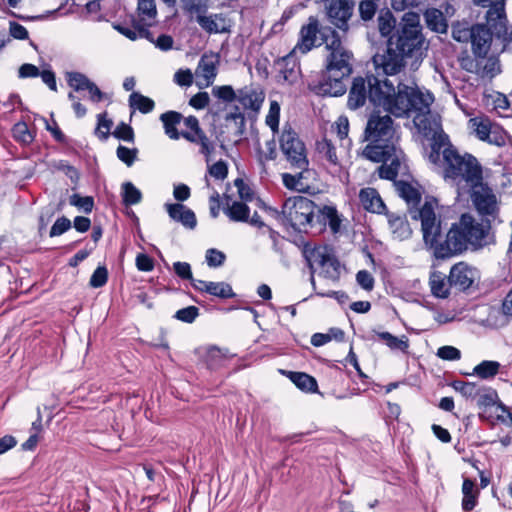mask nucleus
<instances>
[{
	"label": "nucleus",
	"instance_id": "36",
	"mask_svg": "<svg viewBox=\"0 0 512 512\" xmlns=\"http://www.w3.org/2000/svg\"><path fill=\"white\" fill-rule=\"evenodd\" d=\"M318 152L328 161V163L334 167L339 165L336 148L332 142L326 138L317 142Z\"/></svg>",
	"mask_w": 512,
	"mask_h": 512
},
{
	"label": "nucleus",
	"instance_id": "20",
	"mask_svg": "<svg viewBox=\"0 0 512 512\" xmlns=\"http://www.w3.org/2000/svg\"><path fill=\"white\" fill-rule=\"evenodd\" d=\"M264 99V92L253 86H245L237 91V101L246 110L259 111Z\"/></svg>",
	"mask_w": 512,
	"mask_h": 512
},
{
	"label": "nucleus",
	"instance_id": "59",
	"mask_svg": "<svg viewBox=\"0 0 512 512\" xmlns=\"http://www.w3.org/2000/svg\"><path fill=\"white\" fill-rule=\"evenodd\" d=\"M356 281L358 285L366 291H371L374 288V278L367 270L358 271L356 274Z\"/></svg>",
	"mask_w": 512,
	"mask_h": 512
},
{
	"label": "nucleus",
	"instance_id": "46",
	"mask_svg": "<svg viewBox=\"0 0 512 512\" xmlns=\"http://www.w3.org/2000/svg\"><path fill=\"white\" fill-rule=\"evenodd\" d=\"M212 95L226 103L237 100V92L230 85L214 86Z\"/></svg>",
	"mask_w": 512,
	"mask_h": 512
},
{
	"label": "nucleus",
	"instance_id": "17",
	"mask_svg": "<svg viewBox=\"0 0 512 512\" xmlns=\"http://www.w3.org/2000/svg\"><path fill=\"white\" fill-rule=\"evenodd\" d=\"M475 61L463 64V67L481 78H493L501 72L500 62L496 56H475Z\"/></svg>",
	"mask_w": 512,
	"mask_h": 512
},
{
	"label": "nucleus",
	"instance_id": "57",
	"mask_svg": "<svg viewBox=\"0 0 512 512\" xmlns=\"http://www.w3.org/2000/svg\"><path fill=\"white\" fill-rule=\"evenodd\" d=\"M71 228V221L65 216L59 217L52 225L49 236L56 237L64 234Z\"/></svg>",
	"mask_w": 512,
	"mask_h": 512
},
{
	"label": "nucleus",
	"instance_id": "51",
	"mask_svg": "<svg viewBox=\"0 0 512 512\" xmlns=\"http://www.w3.org/2000/svg\"><path fill=\"white\" fill-rule=\"evenodd\" d=\"M138 11L144 20H153L157 15L154 0H138Z\"/></svg>",
	"mask_w": 512,
	"mask_h": 512
},
{
	"label": "nucleus",
	"instance_id": "47",
	"mask_svg": "<svg viewBox=\"0 0 512 512\" xmlns=\"http://www.w3.org/2000/svg\"><path fill=\"white\" fill-rule=\"evenodd\" d=\"M69 203L85 213H90L94 206V200L91 196H81L77 193L70 196Z\"/></svg>",
	"mask_w": 512,
	"mask_h": 512
},
{
	"label": "nucleus",
	"instance_id": "55",
	"mask_svg": "<svg viewBox=\"0 0 512 512\" xmlns=\"http://www.w3.org/2000/svg\"><path fill=\"white\" fill-rule=\"evenodd\" d=\"M117 157L119 160H121L123 163H125L128 167L132 166L133 163L136 160L137 156V149H130L125 146H118L116 150Z\"/></svg>",
	"mask_w": 512,
	"mask_h": 512
},
{
	"label": "nucleus",
	"instance_id": "56",
	"mask_svg": "<svg viewBox=\"0 0 512 512\" xmlns=\"http://www.w3.org/2000/svg\"><path fill=\"white\" fill-rule=\"evenodd\" d=\"M225 258V254L217 249L210 248L206 251L205 259L209 267L222 266Z\"/></svg>",
	"mask_w": 512,
	"mask_h": 512
},
{
	"label": "nucleus",
	"instance_id": "44",
	"mask_svg": "<svg viewBox=\"0 0 512 512\" xmlns=\"http://www.w3.org/2000/svg\"><path fill=\"white\" fill-rule=\"evenodd\" d=\"M474 25L469 27L467 23H457L452 27V37L458 42H468L473 36Z\"/></svg>",
	"mask_w": 512,
	"mask_h": 512
},
{
	"label": "nucleus",
	"instance_id": "33",
	"mask_svg": "<svg viewBox=\"0 0 512 512\" xmlns=\"http://www.w3.org/2000/svg\"><path fill=\"white\" fill-rule=\"evenodd\" d=\"M129 105L132 109L143 114L150 113L155 107L154 101L138 92H132L129 96Z\"/></svg>",
	"mask_w": 512,
	"mask_h": 512
},
{
	"label": "nucleus",
	"instance_id": "48",
	"mask_svg": "<svg viewBox=\"0 0 512 512\" xmlns=\"http://www.w3.org/2000/svg\"><path fill=\"white\" fill-rule=\"evenodd\" d=\"M279 118H280V105L278 104L277 101H271L265 122L274 133L278 132Z\"/></svg>",
	"mask_w": 512,
	"mask_h": 512
},
{
	"label": "nucleus",
	"instance_id": "14",
	"mask_svg": "<svg viewBox=\"0 0 512 512\" xmlns=\"http://www.w3.org/2000/svg\"><path fill=\"white\" fill-rule=\"evenodd\" d=\"M468 125L479 140L499 147L505 145L506 134L499 126L493 124L488 117L478 116L471 118Z\"/></svg>",
	"mask_w": 512,
	"mask_h": 512
},
{
	"label": "nucleus",
	"instance_id": "5",
	"mask_svg": "<svg viewBox=\"0 0 512 512\" xmlns=\"http://www.w3.org/2000/svg\"><path fill=\"white\" fill-rule=\"evenodd\" d=\"M423 44L422 33L397 29L387 39L385 51L373 56V62L385 75L397 76L406 65L407 59H415V62H418L422 58Z\"/></svg>",
	"mask_w": 512,
	"mask_h": 512
},
{
	"label": "nucleus",
	"instance_id": "64",
	"mask_svg": "<svg viewBox=\"0 0 512 512\" xmlns=\"http://www.w3.org/2000/svg\"><path fill=\"white\" fill-rule=\"evenodd\" d=\"M165 208L169 217L175 222H180V219L183 217V213L186 210V206L181 203H167L165 204Z\"/></svg>",
	"mask_w": 512,
	"mask_h": 512
},
{
	"label": "nucleus",
	"instance_id": "34",
	"mask_svg": "<svg viewBox=\"0 0 512 512\" xmlns=\"http://www.w3.org/2000/svg\"><path fill=\"white\" fill-rule=\"evenodd\" d=\"M378 30L381 36L390 37L395 29L396 20L389 10H381L377 17Z\"/></svg>",
	"mask_w": 512,
	"mask_h": 512
},
{
	"label": "nucleus",
	"instance_id": "53",
	"mask_svg": "<svg viewBox=\"0 0 512 512\" xmlns=\"http://www.w3.org/2000/svg\"><path fill=\"white\" fill-rule=\"evenodd\" d=\"M335 128L337 132V136L341 141H346L343 145H350V139H348L349 133V121L346 116H340L335 122Z\"/></svg>",
	"mask_w": 512,
	"mask_h": 512
},
{
	"label": "nucleus",
	"instance_id": "7",
	"mask_svg": "<svg viewBox=\"0 0 512 512\" xmlns=\"http://www.w3.org/2000/svg\"><path fill=\"white\" fill-rule=\"evenodd\" d=\"M474 2L489 8L486 13L489 28L484 24L474 25L473 36L470 40L473 54L486 56L490 50L493 35L503 42H512V27L510 29L507 27L505 0H474Z\"/></svg>",
	"mask_w": 512,
	"mask_h": 512
},
{
	"label": "nucleus",
	"instance_id": "30",
	"mask_svg": "<svg viewBox=\"0 0 512 512\" xmlns=\"http://www.w3.org/2000/svg\"><path fill=\"white\" fill-rule=\"evenodd\" d=\"M378 338L383 341L391 350H399L408 353L409 339L406 335L396 337L390 332H376Z\"/></svg>",
	"mask_w": 512,
	"mask_h": 512
},
{
	"label": "nucleus",
	"instance_id": "62",
	"mask_svg": "<svg viewBox=\"0 0 512 512\" xmlns=\"http://www.w3.org/2000/svg\"><path fill=\"white\" fill-rule=\"evenodd\" d=\"M113 135L116 138L121 139L126 142H133V140H134L133 129L131 128V126H129L125 123L119 124L117 126V128L115 129V131L113 132Z\"/></svg>",
	"mask_w": 512,
	"mask_h": 512
},
{
	"label": "nucleus",
	"instance_id": "2",
	"mask_svg": "<svg viewBox=\"0 0 512 512\" xmlns=\"http://www.w3.org/2000/svg\"><path fill=\"white\" fill-rule=\"evenodd\" d=\"M436 207L435 199L427 200L420 210L411 211V218L420 220L423 241L437 259L451 258L467 250L469 245L482 244L486 230L469 214H463L458 222L453 223L443 239L442 221L435 212Z\"/></svg>",
	"mask_w": 512,
	"mask_h": 512
},
{
	"label": "nucleus",
	"instance_id": "22",
	"mask_svg": "<svg viewBox=\"0 0 512 512\" xmlns=\"http://www.w3.org/2000/svg\"><path fill=\"white\" fill-rule=\"evenodd\" d=\"M289 380L301 391L305 393H318V384L316 379L304 372H293L280 370Z\"/></svg>",
	"mask_w": 512,
	"mask_h": 512
},
{
	"label": "nucleus",
	"instance_id": "45",
	"mask_svg": "<svg viewBox=\"0 0 512 512\" xmlns=\"http://www.w3.org/2000/svg\"><path fill=\"white\" fill-rule=\"evenodd\" d=\"M12 134L16 141H19L23 144H29L34 139L33 134L30 132L25 122L16 123L12 128Z\"/></svg>",
	"mask_w": 512,
	"mask_h": 512
},
{
	"label": "nucleus",
	"instance_id": "6",
	"mask_svg": "<svg viewBox=\"0 0 512 512\" xmlns=\"http://www.w3.org/2000/svg\"><path fill=\"white\" fill-rule=\"evenodd\" d=\"M327 56L326 71L313 91L323 96H341L346 92L344 79L352 73L353 54L341 42L336 31H331V39H326Z\"/></svg>",
	"mask_w": 512,
	"mask_h": 512
},
{
	"label": "nucleus",
	"instance_id": "35",
	"mask_svg": "<svg viewBox=\"0 0 512 512\" xmlns=\"http://www.w3.org/2000/svg\"><path fill=\"white\" fill-rule=\"evenodd\" d=\"M122 201L126 206L136 205L142 200L141 191L131 182H124L121 187Z\"/></svg>",
	"mask_w": 512,
	"mask_h": 512
},
{
	"label": "nucleus",
	"instance_id": "26",
	"mask_svg": "<svg viewBox=\"0 0 512 512\" xmlns=\"http://www.w3.org/2000/svg\"><path fill=\"white\" fill-rule=\"evenodd\" d=\"M446 275L439 271L431 273L429 278V285L431 293L437 298H447L449 295V289L452 285L449 283V279H446Z\"/></svg>",
	"mask_w": 512,
	"mask_h": 512
},
{
	"label": "nucleus",
	"instance_id": "60",
	"mask_svg": "<svg viewBox=\"0 0 512 512\" xmlns=\"http://www.w3.org/2000/svg\"><path fill=\"white\" fill-rule=\"evenodd\" d=\"M437 356L443 360L455 361L461 358V352L454 346H442L437 350Z\"/></svg>",
	"mask_w": 512,
	"mask_h": 512
},
{
	"label": "nucleus",
	"instance_id": "18",
	"mask_svg": "<svg viewBox=\"0 0 512 512\" xmlns=\"http://www.w3.org/2000/svg\"><path fill=\"white\" fill-rule=\"evenodd\" d=\"M477 277V271L464 262H459L452 266L449 273L450 285L459 290L470 288Z\"/></svg>",
	"mask_w": 512,
	"mask_h": 512
},
{
	"label": "nucleus",
	"instance_id": "11",
	"mask_svg": "<svg viewBox=\"0 0 512 512\" xmlns=\"http://www.w3.org/2000/svg\"><path fill=\"white\" fill-rule=\"evenodd\" d=\"M330 28H325L322 31L319 29V23L316 18L310 17L308 24L302 26L299 34V40L294 47V52L306 54L313 48L320 46L326 39H331Z\"/></svg>",
	"mask_w": 512,
	"mask_h": 512
},
{
	"label": "nucleus",
	"instance_id": "43",
	"mask_svg": "<svg viewBox=\"0 0 512 512\" xmlns=\"http://www.w3.org/2000/svg\"><path fill=\"white\" fill-rule=\"evenodd\" d=\"M452 387L465 398L477 397L480 390L476 383L464 381H454Z\"/></svg>",
	"mask_w": 512,
	"mask_h": 512
},
{
	"label": "nucleus",
	"instance_id": "52",
	"mask_svg": "<svg viewBox=\"0 0 512 512\" xmlns=\"http://www.w3.org/2000/svg\"><path fill=\"white\" fill-rule=\"evenodd\" d=\"M97 119L95 133L100 139H107L113 123L110 119L106 118V113L98 114Z\"/></svg>",
	"mask_w": 512,
	"mask_h": 512
},
{
	"label": "nucleus",
	"instance_id": "29",
	"mask_svg": "<svg viewBox=\"0 0 512 512\" xmlns=\"http://www.w3.org/2000/svg\"><path fill=\"white\" fill-rule=\"evenodd\" d=\"M310 170H299L296 174L283 173L282 182L284 186L290 190H296L299 192L305 191L308 185L304 182L306 174H310Z\"/></svg>",
	"mask_w": 512,
	"mask_h": 512
},
{
	"label": "nucleus",
	"instance_id": "49",
	"mask_svg": "<svg viewBox=\"0 0 512 512\" xmlns=\"http://www.w3.org/2000/svg\"><path fill=\"white\" fill-rule=\"evenodd\" d=\"M228 125L233 124L235 129V136L240 138L245 131V117L240 111L230 113L226 116Z\"/></svg>",
	"mask_w": 512,
	"mask_h": 512
},
{
	"label": "nucleus",
	"instance_id": "41",
	"mask_svg": "<svg viewBox=\"0 0 512 512\" xmlns=\"http://www.w3.org/2000/svg\"><path fill=\"white\" fill-rule=\"evenodd\" d=\"M377 10L378 4L375 0H362L359 3V16L364 23L372 21Z\"/></svg>",
	"mask_w": 512,
	"mask_h": 512
},
{
	"label": "nucleus",
	"instance_id": "21",
	"mask_svg": "<svg viewBox=\"0 0 512 512\" xmlns=\"http://www.w3.org/2000/svg\"><path fill=\"white\" fill-rule=\"evenodd\" d=\"M359 200L363 208L369 212L382 214L386 211V205L374 188H363L359 192Z\"/></svg>",
	"mask_w": 512,
	"mask_h": 512
},
{
	"label": "nucleus",
	"instance_id": "31",
	"mask_svg": "<svg viewBox=\"0 0 512 512\" xmlns=\"http://www.w3.org/2000/svg\"><path fill=\"white\" fill-rule=\"evenodd\" d=\"M185 139L189 142L200 145V153L206 158V162H210L211 157L215 151V144L205 135V133L198 134H186Z\"/></svg>",
	"mask_w": 512,
	"mask_h": 512
},
{
	"label": "nucleus",
	"instance_id": "50",
	"mask_svg": "<svg viewBox=\"0 0 512 512\" xmlns=\"http://www.w3.org/2000/svg\"><path fill=\"white\" fill-rule=\"evenodd\" d=\"M477 398L479 407H490L496 403L497 392L492 388H480Z\"/></svg>",
	"mask_w": 512,
	"mask_h": 512
},
{
	"label": "nucleus",
	"instance_id": "16",
	"mask_svg": "<svg viewBox=\"0 0 512 512\" xmlns=\"http://www.w3.org/2000/svg\"><path fill=\"white\" fill-rule=\"evenodd\" d=\"M296 53L292 50L289 54L279 58L275 62V69L278 72L279 82L292 85L300 78V66L296 57Z\"/></svg>",
	"mask_w": 512,
	"mask_h": 512
},
{
	"label": "nucleus",
	"instance_id": "40",
	"mask_svg": "<svg viewBox=\"0 0 512 512\" xmlns=\"http://www.w3.org/2000/svg\"><path fill=\"white\" fill-rule=\"evenodd\" d=\"M510 319L511 317L503 313L502 309L498 310L493 308L490 310L486 322L489 327L498 329L507 326Z\"/></svg>",
	"mask_w": 512,
	"mask_h": 512
},
{
	"label": "nucleus",
	"instance_id": "39",
	"mask_svg": "<svg viewBox=\"0 0 512 512\" xmlns=\"http://www.w3.org/2000/svg\"><path fill=\"white\" fill-rule=\"evenodd\" d=\"M66 81L77 92L87 90L92 82L85 74L80 72H67Z\"/></svg>",
	"mask_w": 512,
	"mask_h": 512
},
{
	"label": "nucleus",
	"instance_id": "32",
	"mask_svg": "<svg viewBox=\"0 0 512 512\" xmlns=\"http://www.w3.org/2000/svg\"><path fill=\"white\" fill-rule=\"evenodd\" d=\"M425 21L432 31L438 33H444L447 30V23L443 17V14L438 9H428L425 14Z\"/></svg>",
	"mask_w": 512,
	"mask_h": 512
},
{
	"label": "nucleus",
	"instance_id": "23",
	"mask_svg": "<svg viewBox=\"0 0 512 512\" xmlns=\"http://www.w3.org/2000/svg\"><path fill=\"white\" fill-rule=\"evenodd\" d=\"M396 190L398 195L405 200L407 205L409 206V214L411 215L412 210H420L416 206L420 203L421 194L420 192L413 187L410 183L400 181L396 183Z\"/></svg>",
	"mask_w": 512,
	"mask_h": 512
},
{
	"label": "nucleus",
	"instance_id": "4",
	"mask_svg": "<svg viewBox=\"0 0 512 512\" xmlns=\"http://www.w3.org/2000/svg\"><path fill=\"white\" fill-rule=\"evenodd\" d=\"M281 215L292 228L307 231L308 228L328 225L333 233L340 230L341 219L333 206H318L304 196H294L285 200Z\"/></svg>",
	"mask_w": 512,
	"mask_h": 512
},
{
	"label": "nucleus",
	"instance_id": "24",
	"mask_svg": "<svg viewBox=\"0 0 512 512\" xmlns=\"http://www.w3.org/2000/svg\"><path fill=\"white\" fill-rule=\"evenodd\" d=\"M197 23L209 34H217L226 32L225 20L221 14H213L209 16L198 15Z\"/></svg>",
	"mask_w": 512,
	"mask_h": 512
},
{
	"label": "nucleus",
	"instance_id": "19",
	"mask_svg": "<svg viewBox=\"0 0 512 512\" xmlns=\"http://www.w3.org/2000/svg\"><path fill=\"white\" fill-rule=\"evenodd\" d=\"M218 58L216 55H203L196 69L199 86H210L217 76Z\"/></svg>",
	"mask_w": 512,
	"mask_h": 512
},
{
	"label": "nucleus",
	"instance_id": "61",
	"mask_svg": "<svg viewBox=\"0 0 512 512\" xmlns=\"http://www.w3.org/2000/svg\"><path fill=\"white\" fill-rule=\"evenodd\" d=\"M184 125L188 129V131L181 132V137L185 138L186 134H194L195 136L203 133V130L200 128L199 120L195 116H188L184 119Z\"/></svg>",
	"mask_w": 512,
	"mask_h": 512
},
{
	"label": "nucleus",
	"instance_id": "54",
	"mask_svg": "<svg viewBox=\"0 0 512 512\" xmlns=\"http://www.w3.org/2000/svg\"><path fill=\"white\" fill-rule=\"evenodd\" d=\"M199 315V309L196 306H188L178 310L175 318L185 323H192Z\"/></svg>",
	"mask_w": 512,
	"mask_h": 512
},
{
	"label": "nucleus",
	"instance_id": "28",
	"mask_svg": "<svg viewBox=\"0 0 512 512\" xmlns=\"http://www.w3.org/2000/svg\"><path fill=\"white\" fill-rule=\"evenodd\" d=\"M388 223L393 237L397 240H405L411 236L412 230L408 221L401 216L389 215Z\"/></svg>",
	"mask_w": 512,
	"mask_h": 512
},
{
	"label": "nucleus",
	"instance_id": "13",
	"mask_svg": "<svg viewBox=\"0 0 512 512\" xmlns=\"http://www.w3.org/2000/svg\"><path fill=\"white\" fill-rule=\"evenodd\" d=\"M394 136L393 120L389 115L373 112L367 122L364 137L369 142H389Z\"/></svg>",
	"mask_w": 512,
	"mask_h": 512
},
{
	"label": "nucleus",
	"instance_id": "38",
	"mask_svg": "<svg viewBox=\"0 0 512 512\" xmlns=\"http://www.w3.org/2000/svg\"><path fill=\"white\" fill-rule=\"evenodd\" d=\"M209 295L216 296L223 299L232 298L235 296L232 287L225 282H212L209 281L206 286V292Z\"/></svg>",
	"mask_w": 512,
	"mask_h": 512
},
{
	"label": "nucleus",
	"instance_id": "12",
	"mask_svg": "<svg viewBox=\"0 0 512 512\" xmlns=\"http://www.w3.org/2000/svg\"><path fill=\"white\" fill-rule=\"evenodd\" d=\"M316 3H324L329 22L343 33L349 31V20L353 16V0H314Z\"/></svg>",
	"mask_w": 512,
	"mask_h": 512
},
{
	"label": "nucleus",
	"instance_id": "27",
	"mask_svg": "<svg viewBox=\"0 0 512 512\" xmlns=\"http://www.w3.org/2000/svg\"><path fill=\"white\" fill-rule=\"evenodd\" d=\"M182 114L176 111H168L160 116L163 123L165 134L172 140H178L181 133L177 130V125L182 120Z\"/></svg>",
	"mask_w": 512,
	"mask_h": 512
},
{
	"label": "nucleus",
	"instance_id": "8",
	"mask_svg": "<svg viewBox=\"0 0 512 512\" xmlns=\"http://www.w3.org/2000/svg\"><path fill=\"white\" fill-rule=\"evenodd\" d=\"M302 255L310 269V282L316 291L315 272L318 267L320 277L330 280L333 283L339 281L343 266L328 246H317L305 243L302 247Z\"/></svg>",
	"mask_w": 512,
	"mask_h": 512
},
{
	"label": "nucleus",
	"instance_id": "9",
	"mask_svg": "<svg viewBox=\"0 0 512 512\" xmlns=\"http://www.w3.org/2000/svg\"><path fill=\"white\" fill-rule=\"evenodd\" d=\"M363 156L373 162H382L379 176L382 179L394 180L400 170L403 153L392 141L370 142L363 150Z\"/></svg>",
	"mask_w": 512,
	"mask_h": 512
},
{
	"label": "nucleus",
	"instance_id": "37",
	"mask_svg": "<svg viewBox=\"0 0 512 512\" xmlns=\"http://www.w3.org/2000/svg\"><path fill=\"white\" fill-rule=\"evenodd\" d=\"M500 364L497 361L484 360L473 369V374L481 379L493 378L499 371Z\"/></svg>",
	"mask_w": 512,
	"mask_h": 512
},
{
	"label": "nucleus",
	"instance_id": "1",
	"mask_svg": "<svg viewBox=\"0 0 512 512\" xmlns=\"http://www.w3.org/2000/svg\"><path fill=\"white\" fill-rule=\"evenodd\" d=\"M395 117H412L419 132L430 129L428 114L433 96L420 91L414 80L405 83L399 76L394 80H379L374 75L356 77L348 95L347 106L351 110L362 107L366 100Z\"/></svg>",
	"mask_w": 512,
	"mask_h": 512
},
{
	"label": "nucleus",
	"instance_id": "58",
	"mask_svg": "<svg viewBox=\"0 0 512 512\" xmlns=\"http://www.w3.org/2000/svg\"><path fill=\"white\" fill-rule=\"evenodd\" d=\"M108 280V271L105 267L99 266L93 272L90 278V285L94 288H100L106 284Z\"/></svg>",
	"mask_w": 512,
	"mask_h": 512
},
{
	"label": "nucleus",
	"instance_id": "10",
	"mask_svg": "<svg viewBox=\"0 0 512 512\" xmlns=\"http://www.w3.org/2000/svg\"><path fill=\"white\" fill-rule=\"evenodd\" d=\"M280 148L291 169L307 170L309 161L304 143L290 127H284L280 136Z\"/></svg>",
	"mask_w": 512,
	"mask_h": 512
},
{
	"label": "nucleus",
	"instance_id": "3",
	"mask_svg": "<svg viewBox=\"0 0 512 512\" xmlns=\"http://www.w3.org/2000/svg\"><path fill=\"white\" fill-rule=\"evenodd\" d=\"M428 121L430 129L427 130V134L422 133L428 136L433 132L429 160L442 168L444 179L458 186L462 183L467 186L475 185L483 180L482 167L478 160L469 153L460 154L450 143L448 135L434 129L433 126L437 124L432 123L429 118Z\"/></svg>",
	"mask_w": 512,
	"mask_h": 512
},
{
	"label": "nucleus",
	"instance_id": "63",
	"mask_svg": "<svg viewBox=\"0 0 512 512\" xmlns=\"http://www.w3.org/2000/svg\"><path fill=\"white\" fill-rule=\"evenodd\" d=\"M209 174L218 180H224L228 174V167L226 162L220 160L214 163L209 168Z\"/></svg>",
	"mask_w": 512,
	"mask_h": 512
},
{
	"label": "nucleus",
	"instance_id": "25",
	"mask_svg": "<svg viewBox=\"0 0 512 512\" xmlns=\"http://www.w3.org/2000/svg\"><path fill=\"white\" fill-rule=\"evenodd\" d=\"M223 211L233 222H248L249 220L250 209L247 204L241 201H232L229 203L227 200Z\"/></svg>",
	"mask_w": 512,
	"mask_h": 512
},
{
	"label": "nucleus",
	"instance_id": "42",
	"mask_svg": "<svg viewBox=\"0 0 512 512\" xmlns=\"http://www.w3.org/2000/svg\"><path fill=\"white\" fill-rule=\"evenodd\" d=\"M398 29H405L407 31L421 33L420 15L412 11L406 12L402 17Z\"/></svg>",
	"mask_w": 512,
	"mask_h": 512
},
{
	"label": "nucleus",
	"instance_id": "15",
	"mask_svg": "<svg viewBox=\"0 0 512 512\" xmlns=\"http://www.w3.org/2000/svg\"><path fill=\"white\" fill-rule=\"evenodd\" d=\"M471 188V200L483 216H494L497 213V199L492 189L483 184L482 180L475 185H468Z\"/></svg>",
	"mask_w": 512,
	"mask_h": 512
}]
</instances>
